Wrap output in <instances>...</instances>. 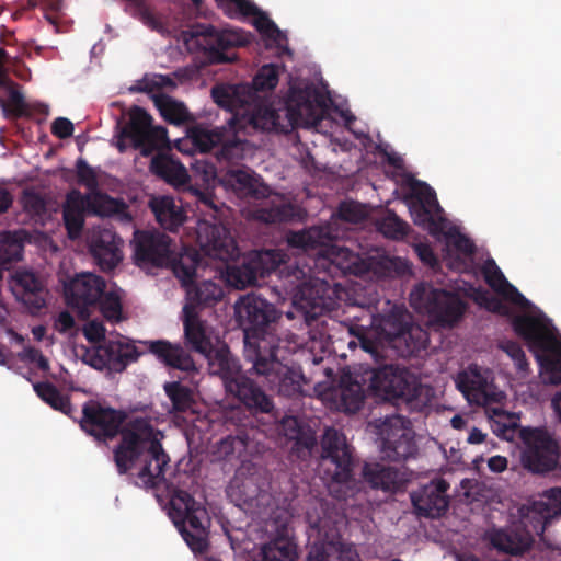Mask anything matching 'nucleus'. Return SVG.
Masks as SVG:
<instances>
[{"mask_svg":"<svg viewBox=\"0 0 561 561\" xmlns=\"http://www.w3.org/2000/svg\"><path fill=\"white\" fill-rule=\"evenodd\" d=\"M157 435L149 417L137 416L113 450L119 474H126L137 462H142L137 474L141 485L157 488L164 481V470L170 459Z\"/></svg>","mask_w":561,"mask_h":561,"instance_id":"f257e3e1","label":"nucleus"},{"mask_svg":"<svg viewBox=\"0 0 561 561\" xmlns=\"http://www.w3.org/2000/svg\"><path fill=\"white\" fill-rule=\"evenodd\" d=\"M323 105L322 95L312 85L290 87L282 108L257 104L247 122L254 129L289 134L298 127L317 126L322 118ZM239 119L245 122V118Z\"/></svg>","mask_w":561,"mask_h":561,"instance_id":"f03ea898","label":"nucleus"},{"mask_svg":"<svg viewBox=\"0 0 561 561\" xmlns=\"http://www.w3.org/2000/svg\"><path fill=\"white\" fill-rule=\"evenodd\" d=\"M130 244L134 251L133 260L138 267H169L184 284L192 278L202 263L197 250L185 247L176 253L173 239L158 230H136Z\"/></svg>","mask_w":561,"mask_h":561,"instance_id":"7ed1b4c3","label":"nucleus"},{"mask_svg":"<svg viewBox=\"0 0 561 561\" xmlns=\"http://www.w3.org/2000/svg\"><path fill=\"white\" fill-rule=\"evenodd\" d=\"M234 314L244 334L243 355L247 362L278 348L276 331L280 314L273 304L260 296L248 294L236 302Z\"/></svg>","mask_w":561,"mask_h":561,"instance_id":"20e7f679","label":"nucleus"},{"mask_svg":"<svg viewBox=\"0 0 561 561\" xmlns=\"http://www.w3.org/2000/svg\"><path fill=\"white\" fill-rule=\"evenodd\" d=\"M248 255L262 279L278 271L284 289L291 294L294 305L304 310L306 319L316 318L323 300L319 289L308 282L310 270L306 271L296 261H285L286 254L277 249L252 251Z\"/></svg>","mask_w":561,"mask_h":561,"instance_id":"39448f33","label":"nucleus"},{"mask_svg":"<svg viewBox=\"0 0 561 561\" xmlns=\"http://www.w3.org/2000/svg\"><path fill=\"white\" fill-rule=\"evenodd\" d=\"M409 186L410 193L407 198L413 222L434 237L445 236L448 243L458 252L472 256L476 253L474 243L455 226H449L435 191L427 183L415 179L410 180Z\"/></svg>","mask_w":561,"mask_h":561,"instance_id":"423d86ee","label":"nucleus"},{"mask_svg":"<svg viewBox=\"0 0 561 561\" xmlns=\"http://www.w3.org/2000/svg\"><path fill=\"white\" fill-rule=\"evenodd\" d=\"M219 182L241 197L255 201H266L254 210V218L265 224H282L294 221L300 217V209L285 201L280 194L274 193L262 179L254 173L241 169L225 172Z\"/></svg>","mask_w":561,"mask_h":561,"instance_id":"0eeeda50","label":"nucleus"},{"mask_svg":"<svg viewBox=\"0 0 561 561\" xmlns=\"http://www.w3.org/2000/svg\"><path fill=\"white\" fill-rule=\"evenodd\" d=\"M209 365V370L224 380L226 390L236 397L251 413H270L274 409V402L265 391L250 377L241 373L238 359L231 354L228 345L222 344L217 348L211 347L204 355Z\"/></svg>","mask_w":561,"mask_h":561,"instance_id":"6e6552de","label":"nucleus"},{"mask_svg":"<svg viewBox=\"0 0 561 561\" xmlns=\"http://www.w3.org/2000/svg\"><path fill=\"white\" fill-rule=\"evenodd\" d=\"M514 332L535 354L551 383H561V339L551 320L545 314H517L512 318Z\"/></svg>","mask_w":561,"mask_h":561,"instance_id":"1a4fd4ad","label":"nucleus"},{"mask_svg":"<svg viewBox=\"0 0 561 561\" xmlns=\"http://www.w3.org/2000/svg\"><path fill=\"white\" fill-rule=\"evenodd\" d=\"M320 467L324 477L331 481L330 493L339 500H347L359 490L354 478L353 449L346 443L343 433L335 428H327L322 442Z\"/></svg>","mask_w":561,"mask_h":561,"instance_id":"9d476101","label":"nucleus"},{"mask_svg":"<svg viewBox=\"0 0 561 561\" xmlns=\"http://www.w3.org/2000/svg\"><path fill=\"white\" fill-rule=\"evenodd\" d=\"M334 236L329 226H312L287 236L289 247L304 252H314L330 261L342 274L358 275L362 273L359 256L353 251L332 244Z\"/></svg>","mask_w":561,"mask_h":561,"instance_id":"9b49d317","label":"nucleus"},{"mask_svg":"<svg viewBox=\"0 0 561 561\" xmlns=\"http://www.w3.org/2000/svg\"><path fill=\"white\" fill-rule=\"evenodd\" d=\"M369 388L388 400L405 403L411 411L422 412L428 405V390L407 369L392 365L371 369Z\"/></svg>","mask_w":561,"mask_h":561,"instance_id":"f8f14e48","label":"nucleus"},{"mask_svg":"<svg viewBox=\"0 0 561 561\" xmlns=\"http://www.w3.org/2000/svg\"><path fill=\"white\" fill-rule=\"evenodd\" d=\"M169 515L193 552L204 553L208 550L210 518L206 508L188 492L183 490L173 492Z\"/></svg>","mask_w":561,"mask_h":561,"instance_id":"ddd939ff","label":"nucleus"},{"mask_svg":"<svg viewBox=\"0 0 561 561\" xmlns=\"http://www.w3.org/2000/svg\"><path fill=\"white\" fill-rule=\"evenodd\" d=\"M127 115V122L118 131L116 148L119 152L127 150L126 140H129L130 146L142 157H150L153 152L169 147L167 128L154 126L152 116L146 110L134 105Z\"/></svg>","mask_w":561,"mask_h":561,"instance_id":"4468645a","label":"nucleus"},{"mask_svg":"<svg viewBox=\"0 0 561 561\" xmlns=\"http://www.w3.org/2000/svg\"><path fill=\"white\" fill-rule=\"evenodd\" d=\"M244 135V125L237 116H232L222 127L208 129L195 126L190 130V139L196 150L206 153L219 147L216 153L218 159L229 162L244 158L249 145Z\"/></svg>","mask_w":561,"mask_h":561,"instance_id":"2eb2a0df","label":"nucleus"},{"mask_svg":"<svg viewBox=\"0 0 561 561\" xmlns=\"http://www.w3.org/2000/svg\"><path fill=\"white\" fill-rule=\"evenodd\" d=\"M410 304L443 327H453L463 316L467 302L456 293L417 284L410 294Z\"/></svg>","mask_w":561,"mask_h":561,"instance_id":"dca6fc26","label":"nucleus"},{"mask_svg":"<svg viewBox=\"0 0 561 561\" xmlns=\"http://www.w3.org/2000/svg\"><path fill=\"white\" fill-rule=\"evenodd\" d=\"M137 417L127 420L124 410H117L98 400H88L82 405L81 430L99 443H107L118 435L124 437L126 428Z\"/></svg>","mask_w":561,"mask_h":561,"instance_id":"f3484780","label":"nucleus"},{"mask_svg":"<svg viewBox=\"0 0 561 561\" xmlns=\"http://www.w3.org/2000/svg\"><path fill=\"white\" fill-rule=\"evenodd\" d=\"M188 34L210 64L234 60L236 55H231L229 51L234 47L245 46L249 43L247 36L237 31H219L215 26L206 24L192 26Z\"/></svg>","mask_w":561,"mask_h":561,"instance_id":"a211bd4d","label":"nucleus"},{"mask_svg":"<svg viewBox=\"0 0 561 561\" xmlns=\"http://www.w3.org/2000/svg\"><path fill=\"white\" fill-rule=\"evenodd\" d=\"M525 449L522 461L533 473H546L557 468L560 451L558 442L545 430L533 428L523 432Z\"/></svg>","mask_w":561,"mask_h":561,"instance_id":"6ab92c4d","label":"nucleus"},{"mask_svg":"<svg viewBox=\"0 0 561 561\" xmlns=\"http://www.w3.org/2000/svg\"><path fill=\"white\" fill-rule=\"evenodd\" d=\"M381 453L391 461H404L417 453L410 421L400 415L386 417L380 427Z\"/></svg>","mask_w":561,"mask_h":561,"instance_id":"aec40b11","label":"nucleus"},{"mask_svg":"<svg viewBox=\"0 0 561 561\" xmlns=\"http://www.w3.org/2000/svg\"><path fill=\"white\" fill-rule=\"evenodd\" d=\"M278 348L266 352L257 359H252V367L249 371H253L259 376L265 377L266 381L278 389V392L287 398L295 397L301 391L302 375L294 368L284 365L277 358Z\"/></svg>","mask_w":561,"mask_h":561,"instance_id":"412c9836","label":"nucleus"},{"mask_svg":"<svg viewBox=\"0 0 561 561\" xmlns=\"http://www.w3.org/2000/svg\"><path fill=\"white\" fill-rule=\"evenodd\" d=\"M105 287V280L101 276L92 273L77 275L65 285L67 305L83 314L89 307L96 306Z\"/></svg>","mask_w":561,"mask_h":561,"instance_id":"4be33fe9","label":"nucleus"},{"mask_svg":"<svg viewBox=\"0 0 561 561\" xmlns=\"http://www.w3.org/2000/svg\"><path fill=\"white\" fill-rule=\"evenodd\" d=\"M448 490L449 483L446 480L435 479L414 491L411 501L417 514L430 518L444 515L449 505Z\"/></svg>","mask_w":561,"mask_h":561,"instance_id":"5701e85b","label":"nucleus"},{"mask_svg":"<svg viewBox=\"0 0 561 561\" xmlns=\"http://www.w3.org/2000/svg\"><path fill=\"white\" fill-rule=\"evenodd\" d=\"M125 208V204L102 192H89L82 194L78 190L70 191L67 196L62 209H69L73 213H83L108 216L119 213Z\"/></svg>","mask_w":561,"mask_h":561,"instance_id":"b1692460","label":"nucleus"},{"mask_svg":"<svg viewBox=\"0 0 561 561\" xmlns=\"http://www.w3.org/2000/svg\"><path fill=\"white\" fill-rule=\"evenodd\" d=\"M121 238L111 229L94 232L89 241V250L103 271L115 268L122 261Z\"/></svg>","mask_w":561,"mask_h":561,"instance_id":"393cba45","label":"nucleus"},{"mask_svg":"<svg viewBox=\"0 0 561 561\" xmlns=\"http://www.w3.org/2000/svg\"><path fill=\"white\" fill-rule=\"evenodd\" d=\"M362 477L371 489L385 492H397L408 481L402 470L380 462H365Z\"/></svg>","mask_w":561,"mask_h":561,"instance_id":"a878e982","label":"nucleus"},{"mask_svg":"<svg viewBox=\"0 0 561 561\" xmlns=\"http://www.w3.org/2000/svg\"><path fill=\"white\" fill-rule=\"evenodd\" d=\"M553 511L551 501L542 495L540 500L534 501L529 506H523L519 510L520 520L518 526L522 530H527L533 539L535 536H542L547 527L557 518Z\"/></svg>","mask_w":561,"mask_h":561,"instance_id":"bb28decb","label":"nucleus"},{"mask_svg":"<svg viewBox=\"0 0 561 561\" xmlns=\"http://www.w3.org/2000/svg\"><path fill=\"white\" fill-rule=\"evenodd\" d=\"M147 350L165 366L191 373L196 370V365L188 352L179 343L165 340L142 342Z\"/></svg>","mask_w":561,"mask_h":561,"instance_id":"cd10ccee","label":"nucleus"},{"mask_svg":"<svg viewBox=\"0 0 561 561\" xmlns=\"http://www.w3.org/2000/svg\"><path fill=\"white\" fill-rule=\"evenodd\" d=\"M481 273L485 283L496 293L502 299L510 301L522 308H529L530 301L512 285L493 259H488L482 267Z\"/></svg>","mask_w":561,"mask_h":561,"instance_id":"c85d7f7f","label":"nucleus"},{"mask_svg":"<svg viewBox=\"0 0 561 561\" xmlns=\"http://www.w3.org/2000/svg\"><path fill=\"white\" fill-rule=\"evenodd\" d=\"M195 275L196 272H194L187 283L181 282V284L186 290V304L184 307H191L193 312H198V309L215 306L222 299L225 293L222 287L213 280L195 283Z\"/></svg>","mask_w":561,"mask_h":561,"instance_id":"c756f323","label":"nucleus"},{"mask_svg":"<svg viewBox=\"0 0 561 561\" xmlns=\"http://www.w3.org/2000/svg\"><path fill=\"white\" fill-rule=\"evenodd\" d=\"M201 248L209 256L221 261H228L233 257L237 248L232 239L226 236L222 228L216 225H206L198 230L197 236Z\"/></svg>","mask_w":561,"mask_h":561,"instance_id":"7c9ffc66","label":"nucleus"},{"mask_svg":"<svg viewBox=\"0 0 561 561\" xmlns=\"http://www.w3.org/2000/svg\"><path fill=\"white\" fill-rule=\"evenodd\" d=\"M202 0H192L193 3L198 4ZM224 13L231 18H247L254 16V26L264 36L270 32V24L274 22L262 12L254 2L251 0H215Z\"/></svg>","mask_w":561,"mask_h":561,"instance_id":"2f4dec72","label":"nucleus"},{"mask_svg":"<svg viewBox=\"0 0 561 561\" xmlns=\"http://www.w3.org/2000/svg\"><path fill=\"white\" fill-rule=\"evenodd\" d=\"M183 327L186 346L203 356L211 351L213 343L206 334L204 322L191 307H183Z\"/></svg>","mask_w":561,"mask_h":561,"instance_id":"473e14b6","label":"nucleus"},{"mask_svg":"<svg viewBox=\"0 0 561 561\" xmlns=\"http://www.w3.org/2000/svg\"><path fill=\"white\" fill-rule=\"evenodd\" d=\"M533 542L531 535L527 530H522L518 524L507 529L496 530L491 537L493 547L510 554L523 553Z\"/></svg>","mask_w":561,"mask_h":561,"instance_id":"72a5a7b5","label":"nucleus"},{"mask_svg":"<svg viewBox=\"0 0 561 561\" xmlns=\"http://www.w3.org/2000/svg\"><path fill=\"white\" fill-rule=\"evenodd\" d=\"M16 285L21 289L20 300L31 312H38L45 307V288L35 273L28 271L19 273Z\"/></svg>","mask_w":561,"mask_h":561,"instance_id":"f704fd0d","label":"nucleus"},{"mask_svg":"<svg viewBox=\"0 0 561 561\" xmlns=\"http://www.w3.org/2000/svg\"><path fill=\"white\" fill-rule=\"evenodd\" d=\"M101 354L107 357L110 369L116 373L125 370L128 364L141 355L134 344L111 340L101 344Z\"/></svg>","mask_w":561,"mask_h":561,"instance_id":"c9c22d12","label":"nucleus"},{"mask_svg":"<svg viewBox=\"0 0 561 561\" xmlns=\"http://www.w3.org/2000/svg\"><path fill=\"white\" fill-rule=\"evenodd\" d=\"M308 561H358V554L351 546L341 541H319L312 545Z\"/></svg>","mask_w":561,"mask_h":561,"instance_id":"e433bc0d","label":"nucleus"},{"mask_svg":"<svg viewBox=\"0 0 561 561\" xmlns=\"http://www.w3.org/2000/svg\"><path fill=\"white\" fill-rule=\"evenodd\" d=\"M152 213L159 225L167 230L174 231L183 225L185 215L174 199L170 196L154 198L150 203Z\"/></svg>","mask_w":561,"mask_h":561,"instance_id":"4c0bfd02","label":"nucleus"},{"mask_svg":"<svg viewBox=\"0 0 561 561\" xmlns=\"http://www.w3.org/2000/svg\"><path fill=\"white\" fill-rule=\"evenodd\" d=\"M153 103L163 119L170 124L179 126L192 123L195 119L183 102L176 101L170 95L154 94Z\"/></svg>","mask_w":561,"mask_h":561,"instance_id":"58836bf2","label":"nucleus"},{"mask_svg":"<svg viewBox=\"0 0 561 561\" xmlns=\"http://www.w3.org/2000/svg\"><path fill=\"white\" fill-rule=\"evenodd\" d=\"M456 385L468 401L477 404L488 401V382L477 370L460 373L456 379Z\"/></svg>","mask_w":561,"mask_h":561,"instance_id":"ea45409f","label":"nucleus"},{"mask_svg":"<svg viewBox=\"0 0 561 561\" xmlns=\"http://www.w3.org/2000/svg\"><path fill=\"white\" fill-rule=\"evenodd\" d=\"M150 171L169 183H183L187 178L184 165L180 161L163 153H158L152 157Z\"/></svg>","mask_w":561,"mask_h":561,"instance_id":"a19ab883","label":"nucleus"},{"mask_svg":"<svg viewBox=\"0 0 561 561\" xmlns=\"http://www.w3.org/2000/svg\"><path fill=\"white\" fill-rule=\"evenodd\" d=\"M380 327L389 339L402 337L407 340V335L411 337L414 331L409 328L408 314L405 311L397 306L381 318Z\"/></svg>","mask_w":561,"mask_h":561,"instance_id":"79ce46f5","label":"nucleus"},{"mask_svg":"<svg viewBox=\"0 0 561 561\" xmlns=\"http://www.w3.org/2000/svg\"><path fill=\"white\" fill-rule=\"evenodd\" d=\"M163 390L171 401L173 413L192 411L195 404L193 390L180 381H170L163 385Z\"/></svg>","mask_w":561,"mask_h":561,"instance_id":"37998d69","label":"nucleus"},{"mask_svg":"<svg viewBox=\"0 0 561 561\" xmlns=\"http://www.w3.org/2000/svg\"><path fill=\"white\" fill-rule=\"evenodd\" d=\"M297 546L287 537H277L262 548L261 561H297Z\"/></svg>","mask_w":561,"mask_h":561,"instance_id":"c03bdc74","label":"nucleus"},{"mask_svg":"<svg viewBox=\"0 0 561 561\" xmlns=\"http://www.w3.org/2000/svg\"><path fill=\"white\" fill-rule=\"evenodd\" d=\"M306 522L319 535L322 533L327 535L334 523L331 517L329 502L322 499L312 501L306 511Z\"/></svg>","mask_w":561,"mask_h":561,"instance_id":"a18cd8bd","label":"nucleus"},{"mask_svg":"<svg viewBox=\"0 0 561 561\" xmlns=\"http://www.w3.org/2000/svg\"><path fill=\"white\" fill-rule=\"evenodd\" d=\"M34 391L36 394L54 410L59 411L66 415H70L72 404L68 396H64L50 382L42 381L34 383Z\"/></svg>","mask_w":561,"mask_h":561,"instance_id":"49530a36","label":"nucleus"},{"mask_svg":"<svg viewBox=\"0 0 561 561\" xmlns=\"http://www.w3.org/2000/svg\"><path fill=\"white\" fill-rule=\"evenodd\" d=\"M228 280L237 288L243 289L255 285L262 279L249 255L247 254L238 265L229 266L227 270Z\"/></svg>","mask_w":561,"mask_h":561,"instance_id":"de8ad7c7","label":"nucleus"},{"mask_svg":"<svg viewBox=\"0 0 561 561\" xmlns=\"http://www.w3.org/2000/svg\"><path fill=\"white\" fill-rule=\"evenodd\" d=\"M340 409L345 413L354 414L358 412L365 401V390L358 381L342 383L340 389Z\"/></svg>","mask_w":561,"mask_h":561,"instance_id":"09e8293b","label":"nucleus"},{"mask_svg":"<svg viewBox=\"0 0 561 561\" xmlns=\"http://www.w3.org/2000/svg\"><path fill=\"white\" fill-rule=\"evenodd\" d=\"M279 81V67L275 64L262 66L254 76L252 85L255 91L265 92L276 88Z\"/></svg>","mask_w":561,"mask_h":561,"instance_id":"8fccbe9b","label":"nucleus"},{"mask_svg":"<svg viewBox=\"0 0 561 561\" xmlns=\"http://www.w3.org/2000/svg\"><path fill=\"white\" fill-rule=\"evenodd\" d=\"M96 305H99L100 310L106 320L113 323L122 321L123 306L121 297L116 293L104 291Z\"/></svg>","mask_w":561,"mask_h":561,"instance_id":"3c124183","label":"nucleus"},{"mask_svg":"<svg viewBox=\"0 0 561 561\" xmlns=\"http://www.w3.org/2000/svg\"><path fill=\"white\" fill-rule=\"evenodd\" d=\"M379 230L387 238L401 240L408 236L410 226L394 213H390L380 221Z\"/></svg>","mask_w":561,"mask_h":561,"instance_id":"603ef678","label":"nucleus"},{"mask_svg":"<svg viewBox=\"0 0 561 561\" xmlns=\"http://www.w3.org/2000/svg\"><path fill=\"white\" fill-rule=\"evenodd\" d=\"M337 215L340 219L351 224H359L367 217L365 208L353 201L342 202L337 208Z\"/></svg>","mask_w":561,"mask_h":561,"instance_id":"864d4df0","label":"nucleus"},{"mask_svg":"<svg viewBox=\"0 0 561 561\" xmlns=\"http://www.w3.org/2000/svg\"><path fill=\"white\" fill-rule=\"evenodd\" d=\"M350 333L357 339L348 343L350 348L356 347L357 344L367 353L375 354L378 350V343L375 339L368 335L367 330L360 325H353L350 328Z\"/></svg>","mask_w":561,"mask_h":561,"instance_id":"5fc2aeb1","label":"nucleus"},{"mask_svg":"<svg viewBox=\"0 0 561 561\" xmlns=\"http://www.w3.org/2000/svg\"><path fill=\"white\" fill-rule=\"evenodd\" d=\"M62 220L69 239L76 240L81 236L84 225V214L62 209Z\"/></svg>","mask_w":561,"mask_h":561,"instance_id":"6e6d98bb","label":"nucleus"},{"mask_svg":"<svg viewBox=\"0 0 561 561\" xmlns=\"http://www.w3.org/2000/svg\"><path fill=\"white\" fill-rule=\"evenodd\" d=\"M76 169L78 183L85 186L90 192H99L96 174L83 158L77 160Z\"/></svg>","mask_w":561,"mask_h":561,"instance_id":"4d7b16f0","label":"nucleus"},{"mask_svg":"<svg viewBox=\"0 0 561 561\" xmlns=\"http://www.w3.org/2000/svg\"><path fill=\"white\" fill-rule=\"evenodd\" d=\"M22 202L25 211L32 216H43L47 211L46 201L38 193L28 191L24 192Z\"/></svg>","mask_w":561,"mask_h":561,"instance_id":"13d9d810","label":"nucleus"},{"mask_svg":"<svg viewBox=\"0 0 561 561\" xmlns=\"http://www.w3.org/2000/svg\"><path fill=\"white\" fill-rule=\"evenodd\" d=\"M501 348L514 360L517 370L527 371L529 364L522 346L514 341H506Z\"/></svg>","mask_w":561,"mask_h":561,"instance_id":"bf43d9fd","label":"nucleus"},{"mask_svg":"<svg viewBox=\"0 0 561 561\" xmlns=\"http://www.w3.org/2000/svg\"><path fill=\"white\" fill-rule=\"evenodd\" d=\"M477 301L491 312L501 316H507L510 313L507 305L501 298L490 295L488 291L478 293Z\"/></svg>","mask_w":561,"mask_h":561,"instance_id":"052dcab7","label":"nucleus"},{"mask_svg":"<svg viewBox=\"0 0 561 561\" xmlns=\"http://www.w3.org/2000/svg\"><path fill=\"white\" fill-rule=\"evenodd\" d=\"M176 84L169 76L160 75L156 80L140 81L136 87H131L133 92H152L159 88H174Z\"/></svg>","mask_w":561,"mask_h":561,"instance_id":"680f3d73","label":"nucleus"},{"mask_svg":"<svg viewBox=\"0 0 561 561\" xmlns=\"http://www.w3.org/2000/svg\"><path fill=\"white\" fill-rule=\"evenodd\" d=\"M21 360H27L30 363H36L37 367L42 371L49 370V362L43 355V353L33 346H27L19 354Z\"/></svg>","mask_w":561,"mask_h":561,"instance_id":"e2e57ef3","label":"nucleus"},{"mask_svg":"<svg viewBox=\"0 0 561 561\" xmlns=\"http://www.w3.org/2000/svg\"><path fill=\"white\" fill-rule=\"evenodd\" d=\"M247 446V437L242 435H228L222 438L219 443V450L224 455L228 456L233 454L236 450H242Z\"/></svg>","mask_w":561,"mask_h":561,"instance_id":"0e129e2a","label":"nucleus"},{"mask_svg":"<svg viewBox=\"0 0 561 561\" xmlns=\"http://www.w3.org/2000/svg\"><path fill=\"white\" fill-rule=\"evenodd\" d=\"M106 330L101 322L90 321L83 329V334L90 343L107 342L105 339Z\"/></svg>","mask_w":561,"mask_h":561,"instance_id":"69168bd1","label":"nucleus"},{"mask_svg":"<svg viewBox=\"0 0 561 561\" xmlns=\"http://www.w3.org/2000/svg\"><path fill=\"white\" fill-rule=\"evenodd\" d=\"M51 134L59 139H66L73 134V124L66 117H57L51 124Z\"/></svg>","mask_w":561,"mask_h":561,"instance_id":"338daca9","label":"nucleus"},{"mask_svg":"<svg viewBox=\"0 0 561 561\" xmlns=\"http://www.w3.org/2000/svg\"><path fill=\"white\" fill-rule=\"evenodd\" d=\"M419 259L426 265L435 267L438 264V260L434 254L432 248L427 243H417L414 245Z\"/></svg>","mask_w":561,"mask_h":561,"instance_id":"774afa93","label":"nucleus"}]
</instances>
